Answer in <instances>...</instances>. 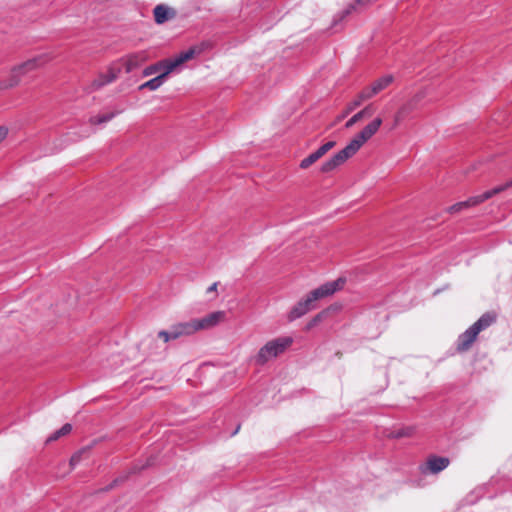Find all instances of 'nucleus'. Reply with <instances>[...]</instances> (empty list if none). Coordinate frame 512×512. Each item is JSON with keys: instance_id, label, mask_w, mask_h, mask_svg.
Returning a JSON list of instances; mask_svg holds the SVG:
<instances>
[{"instance_id": "4468645a", "label": "nucleus", "mask_w": 512, "mask_h": 512, "mask_svg": "<svg viewBox=\"0 0 512 512\" xmlns=\"http://www.w3.org/2000/svg\"><path fill=\"white\" fill-rule=\"evenodd\" d=\"M154 20L157 24H163L175 15V12L165 5H157L154 10Z\"/></svg>"}, {"instance_id": "f3484780", "label": "nucleus", "mask_w": 512, "mask_h": 512, "mask_svg": "<svg viewBox=\"0 0 512 512\" xmlns=\"http://www.w3.org/2000/svg\"><path fill=\"white\" fill-rule=\"evenodd\" d=\"M153 462H154V459L149 458L144 465L135 464L130 468V470L128 472L118 476L114 480L117 481V485H120V484L124 483L129 478L130 475L140 472L141 470L151 466L153 464Z\"/></svg>"}, {"instance_id": "f8f14e48", "label": "nucleus", "mask_w": 512, "mask_h": 512, "mask_svg": "<svg viewBox=\"0 0 512 512\" xmlns=\"http://www.w3.org/2000/svg\"><path fill=\"white\" fill-rule=\"evenodd\" d=\"M392 75H385L376 81H374L370 86L364 88L361 91L362 98H372L373 96L380 93L382 90L387 88L393 82Z\"/></svg>"}, {"instance_id": "473e14b6", "label": "nucleus", "mask_w": 512, "mask_h": 512, "mask_svg": "<svg viewBox=\"0 0 512 512\" xmlns=\"http://www.w3.org/2000/svg\"><path fill=\"white\" fill-rule=\"evenodd\" d=\"M8 130H0V142L7 137Z\"/></svg>"}, {"instance_id": "2eb2a0df", "label": "nucleus", "mask_w": 512, "mask_h": 512, "mask_svg": "<svg viewBox=\"0 0 512 512\" xmlns=\"http://www.w3.org/2000/svg\"><path fill=\"white\" fill-rule=\"evenodd\" d=\"M170 63H173V58L165 59L155 64L149 65L143 70V76L147 77L156 73L160 74L161 72L167 70V67Z\"/></svg>"}, {"instance_id": "20e7f679", "label": "nucleus", "mask_w": 512, "mask_h": 512, "mask_svg": "<svg viewBox=\"0 0 512 512\" xmlns=\"http://www.w3.org/2000/svg\"><path fill=\"white\" fill-rule=\"evenodd\" d=\"M204 50V46H193L188 50L179 53L173 58V63H170L167 70L161 72L158 76L146 81L139 86V90L149 89L151 91L157 90L165 82L167 76L178 66L182 65L188 60H191L196 55H199Z\"/></svg>"}, {"instance_id": "9d476101", "label": "nucleus", "mask_w": 512, "mask_h": 512, "mask_svg": "<svg viewBox=\"0 0 512 512\" xmlns=\"http://www.w3.org/2000/svg\"><path fill=\"white\" fill-rule=\"evenodd\" d=\"M450 464V459L435 454L429 455L424 464L419 466L420 472L424 475H436L445 470Z\"/></svg>"}, {"instance_id": "ddd939ff", "label": "nucleus", "mask_w": 512, "mask_h": 512, "mask_svg": "<svg viewBox=\"0 0 512 512\" xmlns=\"http://www.w3.org/2000/svg\"><path fill=\"white\" fill-rule=\"evenodd\" d=\"M417 99L412 100L405 105H403L399 111L396 113L394 118V125L400 126L405 125L406 121L412 117L413 111L417 104Z\"/></svg>"}, {"instance_id": "f704fd0d", "label": "nucleus", "mask_w": 512, "mask_h": 512, "mask_svg": "<svg viewBox=\"0 0 512 512\" xmlns=\"http://www.w3.org/2000/svg\"><path fill=\"white\" fill-rule=\"evenodd\" d=\"M240 429V425L237 426V428L235 429V431L232 432V436L235 435Z\"/></svg>"}, {"instance_id": "2f4dec72", "label": "nucleus", "mask_w": 512, "mask_h": 512, "mask_svg": "<svg viewBox=\"0 0 512 512\" xmlns=\"http://www.w3.org/2000/svg\"><path fill=\"white\" fill-rule=\"evenodd\" d=\"M218 282H214L211 286L208 287L207 293L215 292L217 290Z\"/></svg>"}, {"instance_id": "5701e85b", "label": "nucleus", "mask_w": 512, "mask_h": 512, "mask_svg": "<svg viewBox=\"0 0 512 512\" xmlns=\"http://www.w3.org/2000/svg\"><path fill=\"white\" fill-rule=\"evenodd\" d=\"M336 145L335 141H328L325 144L321 145L316 151H314V155L319 160L322 158L328 151H330Z\"/></svg>"}, {"instance_id": "39448f33", "label": "nucleus", "mask_w": 512, "mask_h": 512, "mask_svg": "<svg viewBox=\"0 0 512 512\" xmlns=\"http://www.w3.org/2000/svg\"><path fill=\"white\" fill-rule=\"evenodd\" d=\"M495 321V313H484L473 325L458 336L456 350L460 353L468 351L477 339L478 334L492 325Z\"/></svg>"}, {"instance_id": "72a5a7b5", "label": "nucleus", "mask_w": 512, "mask_h": 512, "mask_svg": "<svg viewBox=\"0 0 512 512\" xmlns=\"http://www.w3.org/2000/svg\"><path fill=\"white\" fill-rule=\"evenodd\" d=\"M146 341H147V343H148L149 345H152V344H154V343H155V340H154L153 338H147V339H146Z\"/></svg>"}, {"instance_id": "b1692460", "label": "nucleus", "mask_w": 512, "mask_h": 512, "mask_svg": "<svg viewBox=\"0 0 512 512\" xmlns=\"http://www.w3.org/2000/svg\"><path fill=\"white\" fill-rule=\"evenodd\" d=\"M336 145L335 141H328L325 144L321 145L316 151H314V155L319 160L322 158L328 151H330Z\"/></svg>"}, {"instance_id": "cd10ccee", "label": "nucleus", "mask_w": 512, "mask_h": 512, "mask_svg": "<svg viewBox=\"0 0 512 512\" xmlns=\"http://www.w3.org/2000/svg\"><path fill=\"white\" fill-rule=\"evenodd\" d=\"M369 98H362L361 92L356 96V98L349 104L348 109L351 111L355 109L356 107L360 106L361 103L365 100H368Z\"/></svg>"}, {"instance_id": "423d86ee", "label": "nucleus", "mask_w": 512, "mask_h": 512, "mask_svg": "<svg viewBox=\"0 0 512 512\" xmlns=\"http://www.w3.org/2000/svg\"><path fill=\"white\" fill-rule=\"evenodd\" d=\"M292 343L293 339L289 336L278 337L268 341L255 356V363L260 366L266 364L269 360L284 353Z\"/></svg>"}, {"instance_id": "6e6552de", "label": "nucleus", "mask_w": 512, "mask_h": 512, "mask_svg": "<svg viewBox=\"0 0 512 512\" xmlns=\"http://www.w3.org/2000/svg\"><path fill=\"white\" fill-rule=\"evenodd\" d=\"M46 62L47 59L45 56H39L29 59L14 67L11 71L10 78L6 81L0 82V89H8L16 86L19 83L21 76L43 66Z\"/></svg>"}, {"instance_id": "c756f323", "label": "nucleus", "mask_w": 512, "mask_h": 512, "mask_svg": "<svg viewBox=\"0 0 512 512\" xmlns=\"http://www.w3.org/2000/svg\"><path fill=\"white\" fill-rule=\"evenodd\" d=\"M117 481L113 480L109 485H107L106 487L104 488H101L99 491L100 492H108L112 489H114L115 487H117Z\"/></svg>"}, {"instance_id": "9b49d317", "label": "nucleus", "mask_w": 512, "mask_h": 512, "mask_svg": "<svg viewBox=\"0 0 512 512\" xmlns=\"http://www.w3.org/2000/svg\"><path fill=\"white\" fill-rule=\"evenodd\" d=\"M148 59L149 54L147 51H138L117 60V62H120L122 69L124 68L126 73H130L142 66Z\"/></svg>"}, {"instance_id": "dca6fc26", "label": "nucleus", "mask_w": 512, "mask_h": 512, "mask_svg": "<svg viewBox=\"0 0 512 512\" xmlns=\"http://www.w3.org/2000/svg\"><path fill=\"white\" fill-rule=\"evenodd\" d=\"M372 116V109L370 107H366L360 112L353 115L345 124L346 128H350L355 124L365 125L363 121Z\"/></svg>"}, {"instance_id": "7ed1b4c3", "label": "nucleus", "mask_w": 512, "mask_h": 512, "mask_svg": "<svg viewBox=\"0 0 512 512\" xmlns=\"http://www.w3.org/2000/svg\"><path fill=\"white\" fill-rule=\"evenodd\" d=\"M225 317L224 311H215L200 319H191L172 325L176 339L190 336L197 331L207 330L217 326Z\"/></svg>"}, {"instance_id": "f257e3e1", "label": "nucleus", "mask_w": 512, "mask_h": 512, "mask_svg": "<svg viewBox=\"0 0 512 512\" xmlns=\"http://www.w3.org/2000/svg\"><path fill=\"white\" fill-rule=\"evenodd\" d=\"M345 283L346 279L340 277L334 281L326 282L312 290L307 294L305 299L300 300L295 306H293L288 314V320L294 321L315 309L317 307L316 302L318 300L331 296L335 292L341 290Z\"/></svg>"}, {"instance_id": "412c9836", "label": "nucleus", "mask_w": 512, "mask_h": 512, "mask_svg": "<svg viewBox=\"0 0 512 512\" xmlns=\"http://www.w3.org/2000/svg\"><path fill=\"white\" fill-rule=\"evenodd\" d=\"M336 145L335 141H328L325 144L321 145L316 151H314V155L319 160L322 158L328 151H330Z\"/></svg>"}, {"instance_id": "4be33fe9", "label": "nucleus", "mask_w": 512, "mask_h": 512, "mask_svg": "<svg viewBox=\"0 0 512 512\" xmlns=\"http://www.w3.org/2000/svg\"><path fill=\"white\" fill-rule=\"evenodd\" d=\"M336 145L335 141H328L325 144L321 145L316 151H314V155L319 160L322 158L328 151H330Z\"/></svg>"}, {"instance_id": "aec40b11", "label": "nucleus", "mask_w": 512, "mask_h": 512, "mask_svg": "<svg viewBox=\"0 0 512 512\" xmlns=\"http://www.w3.org/2000/svg\"><path fill=\"white\" fill-rule=\"evenodd\" d=\"M330 309H325L316 314L306 325V330H310L322 322L329 314Z\"/></svg>"}, {"instance_id": "a211bd4d", "label": "nucleus", "mask_w": 512, "mask_h": 512, "mask_svg": "<svg viewBox=\"0 0 512 512\" xmlns=\"http://www.w3.org/2000/svg\"><path fill=\"white\" fill-rule=\"evenodd\" d=\"M415 428L413 426H406L399 429H395L389 432L387 435L389 438L400 439L404 437H410L414 434Z\"/></svg>"}, {"instance_id": "0eeeda50", "label": "nucleus", "mask_w": 512, "mask_h": 512, "mask_svg": "<svg viewBox=\"0 0 512 512\" xmlns=\"http://www.w3.org/2000/svg\"><path fill=\"white\" fill-rule=\"evenodd\" d=\"M512 187V179L504 183L503 185H499L491 190H488L480 195L469 197L465 201H461L458 203H455L448 208H446V212L450 214H457L460 213L463 210L475 207L486 200L492 198L493 196L507 190L508 188Z\"/></svg>"}, {"instance_id": "a878e982", "label": "nucleus", "mask_w": 512, "mask_h": 512, "mask_svg": "<svg viewBox=\"0 0 512 512\" xmlns=\"http://www.w3.org/2000/svg\"><path fill=\"white\" fill-rule=\"evenodd\" d=\"M158 337L163 339L164 342H169L170 340H176L174 331L172 327L169 330H161L158 332Z\"/></svg>"}, {"instance_id": "f03ea898", "label": "nucleus", "mask_w": 512, "mask_h": 512, "mask_svg": "<svg viewBox=\"0 0 512 512\" xmlns=\"http://www.w3.org/2000/svg\"><path fill=\"white\" fill-rule=\"evenodd\" d=\"M376 131L377 130H361V132L357 134L348 145L337 152L329 160L325 161L321 165L320 171L322 173H329L344 164L349 158L357 153L362 145L369 140Z\"/></svg>"}, {"instance_id": "393cba45", "label": "nucleus", "mask_w": 512, "mask_h": 512, "mask_svg": "<svg viewBox=\"0 0 512 512\" xmlns=\"http://www.w3.org/2000/svg\"><path fill=\"white\" fill-rule=\"evenodd\" d=\"M114 117L113 113H103L99 114L95 117L91 118V123L93 125H101L104 123H107L109 120H111Z\"/></svg>"}, {"instance_id": "1a4fd4ad", "label": "nucleus", "mask_w": 512, "mask_h": 512, "mask_svg": "<svg viewBox=\"0 0 512 512\" xmlns=\"http://www.w3.org/2000/svg\"><path fill=\"white\" fill-rule=\"evenodd\" d=\"M122 72L120 62L111 63L106 71L99 73V75L92 81L91 87L93 90H98L105 85L114 82Z\"/></svg>"}, {"instance_id": "bb28decb", "label": "nucleus", "mask_w": 512, "mask_h": 512, "mask_svg": "<svg viewBox=\"0 0 512 512\" xmlns=\"http://www.w3.org/2000/svg\"><path fill=\"white\" fill-rule=\"evenodd\" d=\"M316 161H318L317 157L314 155V153H311L300 162V168L307 169Z\"/></svg>"}, {"instance_id": "7c9ffc66", "label": "nucleus", "mask_w": 512, "mask_h": 512, "mask_svg": "<svg viewBox=\"0 0 512 512\" xmlns=\"http://www.w3.org/2000/svg\"><path fill=\"white\" fill-rule=\"evenodd\" d=\"M80 459H81L80 454H74L70 459V465L75 466L77 463H79Z\"/></svg>"}, {"instance_id": "c85d7f7f", "label": "nucleus", "mask_w": 512, "mask_h": 512, "mask_svg": "<svg viewBox=\"0 0 512 512\" xmlns=\"http://www.w3.org/2000/svg\"><path fill=\"white\" fill-rule=\"evenodd\" d=\"M382 124V119L380 117L374 118L371 122L364 125V128H379Z\"/></svg>"}, {"instance_id": "6ab92c4d", "label": "nucleus", "mask_w": 512, "mask_h": 512, "mask_svg": "<svg viewBox=\"0 0 512 512\" xmlns=\"http://www.w3.org/2000/svg\"><path fill=\"white\" fill-rule=\"evenodd\" d=\"M72 430V425L69 424V423H66L64 424L60 429L56 430L54 433H52L48 438H47V443L48 442H52V441H56L58 440L60 437L62 436H65L67 434H69Z\"/></svg>"}]
</instances>
